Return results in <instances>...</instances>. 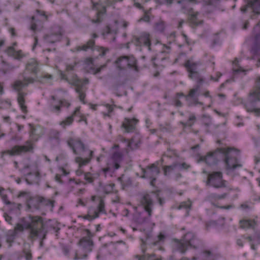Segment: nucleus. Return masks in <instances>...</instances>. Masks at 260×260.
<instances>
[{"mask_svg":"<svg viewBox=\"0 0 260 260\" xmlns=\"http://www.w3.org/2000/svg\"><path fill=\"white\" fill-rule=\"evenodd\" d=\"M159 164L160 162L157 161L148 166L146 169L142 168L143 174L141 177L150 179V184L152 186H155L156 177L159 173Z\"/></svg>","mask_w":260,"mask_h":260,"instance_id":"a211bd4d","label":"nucleus"},{"mask_svg":"<svg viewBox=\"0 0 260 260\" xmlns=\"http://www.w3.org/2000/svg\"><path fill=\"white\" fill-rule=\"evenodd\" d=\"M135 206L133 207L134 211L135 212V214L134 217V222L136 223L137 226L136 227H133V230L137 231V230H140L142 231V229L141 227V225L144 224L146 222L147 218L145 217H144L142 216V213H138V209L139 207Z\"/></svg>","mask_w":260,"mask_h":260,"instance_id":"4c0bfd02","label":"nucleus"},{"mask_svg":"<svg viewBox=\"0 0 260 260\" xmlns=\"http://www.w3.org/2000/svg\"><path fill=\"white\" fill-rule=\"evenodd\" d=\"M174 241L177 250L181 253H184L190 248H196L199 242L195 234L192 232L186 233L180 240L174 239Z\"/></svg>","mask_w":260,"mask_h":260,"instance_id":"9b49d317","label":"nucleus"},{"mask_svg":"<svg viewBox=\"0 0 260 260\" xmlns=\"http://www.w3.org/2000/svg\"><path fill=\"white\" fill-rule=\"evenodd\" d=\"M23 253L24 254V256L25 257V259L26 260H31L32 258V255L30 252V250H25L24 249L23 250Z\"/></svg>","mask_w":260,"mask_h":260,"instance_id":"052dcab7","label":"nucleus"},{"mask_svg":"<svg viewBox=\"0 0 260 260\" xmlns=\"http://www.w3.org/2000/svg\"><path fill=\"white\" fill-rule=\"evenodd\" d=\"M239 100L248 112H252L255 116H260V108H256L257 103L260 102V76L256 79L255 85L249 94L248 101L244 103L243 99Z\"/></svg>","mask_w":260,"mask_h":260,"instance_id":"6e6552de","label":"nucleus"},{"mask_svg":"<svg viewBox=\"0 0 260 260\" xmlns=\"http://www.w3.org/2000/svg\"><path fill=\"white\" fill-rule=\"evenodd\" d=\"M88 49H90L91 50H96L99 52H100V55L101 56H104L106 52L109 50L108 48H105L102 46H95V41L93 39L89 40L86 44H84L82 46H79L76 47L75 48L71 49L72 52H76L80 51H87Z\"/></svg>","mask_w":260,"mask_h":260,"instance_id":"4be33fe9","label":"nucleus"},{"mask_svg":"<svg viewBox=\"0 0 260 260\" xmlns=\"http://www.w3.org/2000/svg\"><path fill=\"white\" fill-rule=\"evenodd\" d=\"M5 220L6 221L10 224H12V217L9 216V215H5Z\"/></svg>","mask_w":260,"mask_h":260,"instance_id":"774afa93","label":"nucleus"},{"mask_svg":"<svg viewBox=\"0 0 260 260\" xmlns=\"http://www.w3.org/2000/svg\"><path fill=\"white\" fill-rule=\"evenodd\" d=\"M192 203L190 201V200H188L187 201H184L180 203L178 209H186V213L185 216H188L189 215V212L190 210V208L191 207Z\"/></svg>","mask_w":260,"mask_h":260,"instance_id":"09e8293b","label":"nucleus"},{"mask_svg":"<svg viewBox=\"0 0 260 260\" xmlns=\"http://www.w3.org/2000/svg\"><path fill=\"white\" fill-rule=\"evenodd\" d=\"M240 226L244 229L254 230L257 224L256 219H243L240 221Z\"/></svg>","mask_w":260,"mask_h":260,"instance_id":"a18cd8bd","label":"nucleus"},{"mask_svg":"<svg viewBox=\"0 0 260 260\" xmlns=\"http://www.w3.org/2000/svg\"><path fill=\"white\" fill-rule=\"evenodd\" d=\"M168 40L169 45L174 43L178 46L179 48L185 46L189 51L191 50V48L190 46L191 42L189 41L187 37L184 33L176 36V32H173L168 37Z\"/></svg>","mask_w":260,"mask_h":260,"instance_id":"6ab92c4d","label":"nucleus"},{"mask_svg":"<svg viewBox=\"0 0 260 260\" xmlns=\"http://www.w3.org/2000/svg\"><path fill=\"white\" fill-rule=\"evenodd\" d=\"M218 224V222L216 221H209L206 223V228L208 230L211 227H217Z\"/></svg>","mask_w":260,"mask_h":260,"instance_id":"bf43d9fd","label":"nucleus"},{"mask_svg":"<svg viewBox=\"0 0 260 260\" xmlns=\"http://www.w3.org/2000/svg\"><path fill=\"white\" fill-rule=\"evenodd\" d=\"M25 70L36 75L39 70L38 61L34 58L31 59L26 64Z\"/></svg>","mask_w":260,"mask_h":260,"instance_id":"de8ad7c7","label":"nucleus"},{"mask_svg":"<svg viewBox=\"0 0 260 260\" xmlns=\"http://www.w3.org/2000/svg\"><path fill=\"white\" fill-rule=\"evenodd\" d=\"M155 45L160 48L161 50L156 54V56L152 57L151 61L153 64V67L156 70H161V67H164L162 64H158V62H164L168 59V53L170 52V47L168 46L165 44H162L159 41H157Z\"/></svg>","mask_w":260,"mask_h":260,"instance_id":"4468645a","label":"nucleus"},{"mask_svg":"<svg viewBox=\"0 0 260 260\" xmlns=\"http://www.w3.org/2000/svg\"><path fill=\"white\" fill-rule=\"evenodd\" d=\"M200 64V62H192L190 59L185 60L183 65L188 73V77L190 79L197 81L198 85L191 89L187 95H185L182 92L177 93L173 100V105L177 107H181V102L179 99L183 98L189 103V105H196L200 103L198 102V96L201 94L200 85L203 82V79L200 77V75L197 71L198 67Z\"/></svg>","mask_w":260,"mask_h":260,"instance_id":"7ed1b4c3","label":"nucleus"},{"mask_svg":"<svg viewBox=\"0 0 260 260\" xmlns=\"http://www.w3.org/2000/svg\"><path fill=\"white\" fill-rule=\"evenodd\" d=\"M122 0H100L94 3L91 0L92 5V10L95 11V17L91 19L92 23L101 22L106 13V8L109 6H112L115 3L121 2Z\"/></svg>","mask_w":260,"mask_h":260,"instance_id":"1a4fd4ad","label":"nucleus"},{"mask_svg":"<svg viewBox=\"0 0 260 260\" xmlns=\"http://www.w3.org/2000/svg\"><path fill=\"white\" fill-rule=\"evenodd\" d=\"M11 105L10 100L0 101V109H8L10 108Z\"/></svg>","mask_w":260,"mask_h":260,"instance_id":"5fc2aeb1","label":"nucleus"},{"mask_svg":"<svg viewBox=\"0 0 260 260\" xmlns=\"http://www.w3.org/2000/svg\"><path fill=\"white\" fill-rule=\"evenodd\" d=\"M189 167L190 166L185 162H182L181 164L174 163L172 165L164 167V175L165 176H169L177 169L179 170H187Z\"/></svg>","mask_w":260,"mask_h":260,"instance_id":"c9c22d12","label":"nucleus"},{"mask_svg":"<svg viewBox=\"0 0 260 260\" xmlns=\"http://www.w3.org/2000/svg\"><path fill=\"white\" fill-rule=\"evenodd\" d=\"M186 55L185 52H181L180 53L177 58L175 59V63H178L180 61L182 58H186Z\"/></svg>","mask_w":260,"mask_h":260,"instance_id":"0e129e2a","label":"nucleus"},{"mask_svg":"<svg viewBox=\"0 0 260 260\" xmlns=\"http://www.w3.org/2000/svg\"><path fill=\"white\" fill-rule=\"evenodd\" d=\"M203 260H216L217 258V255H214L209 251H205L202 254Z\"/></svg>","mask_w":260,"mask_h":260,"instance_id":"8fccbe9b","label":"nucleus"},{"mask_svg":"<svg viewBox=\"0 0 260 260\" xmlns=\"http://www.w3.org/2000/svg\"><path fill=\"white\" fill-rule=\"evenodd\" d=\"M68 144L75 154H78L86 151L84 145L79 139H70L68 141Z\"/></svg>","mask_w":260,"mask_h":260,"instance_id":"7c9ffc66","label":"nucleus"},{"mask_svg":"<svg viewBox=\"0 0 260 260\" xmlns=\"http://www.w3.org/2000/svg\"><path fill=\"white\" fill-rule=\"evenodd\" d=\"M202 121L204 129L207 133H214L218 127V125L212 123L211 118L209 115H204L202 117Z\"/></svg>","mask_w":260,"mask_h":260,"instance_id":"e433bc0d","label":"nucleus"},{"mask_svg":"<svg viewBox=\"0 0 260 260\" xmlns=\"http://www.w3.org/2000/svg\"><path fill=\"white\" fill-rule=\"evenodd\" d=\"M120 139L122 142L125 143L126 144V151H127V150L129 149H134L138 148L140 144V141L138 140L135 142L134 138H132L131 140H128L122 137H120Z\"/></svg>","mask_w":260,"mask_h":260,"instance_id":"49530a36","label":"nucleus"},{"mask_svg":"<svg viewBox=\"0 0 260 260\" xmlns=\"http://www.w3.org/2000/svg\"><path fill=\"white\" fill-rule=\"evenodd\" d=\"M25 176V181L28 184H38L40 180V174L36 164L31 166H25L20 170Z\"/></svg>","mask_w":260,"mask_h":260,"instance_id":"2eb2a0df","label":"nucleus"},{"mask_svg":"<svg viewBox=\"0 0 260 260\" xmlns=\"http://www.w3.org/2000/svg\"><path fill=\"white\" fill-rule=\"evenodd\" d=\"M207 185H211L214 187L219 188L225 186V181L222 180V174L220 172H213L208 175L206 181Z\"/></svg>","mask_w":260,"mask_h":260,"instance_id":"bb28decb","label":"nucleus"},{"mask_svg":"<svg viewBox=\"0 0 260 260\" xmlns=\"http://www.w3.org/2000/svg\"><path fill=\"white\" fill-rule=\"evenodd\" d=\"M93 152L91 150L89 151V157L83 158L81 157L77 156L75 158V161L79 164V168L76 171V174L78 176L84 174L85 180L88 183H91L93 181V178L92 174L90 173H84L81 169V167L88 164L92 158Z\"/></svg>","mask_w":260,"mask_h":260,"instance_id":"aec40b11","label":"nucleus"},{"mask_svg":"<svg viewBox=\"0 0 260 260\" xmlns=\"http://www.w3.org/2000/svg\"><path fill=\"white\" fill-rule=\"evenodd\" d=\"M53 81V77L51 75L45 74L40 77H25L22 81L17 80L13 84V88L18 92L17 101L20 108L22 113L26 114L27 112V107L25 105V96L26 94L23 92L22 89L28 84L35 82L41 83L51 84Z\"/></svg>","mask_w":260,"mask_h":260,"instance_id":"20e7f679","label":"nucleus"},{"mask_svg":"<svg viewBox=\"0 0 260 260\" xmlns=\"http://www.w3.org/2000/svg\"><path fill=\"white\" fill-rule=\"evenodd\" d=\"M115 64L119 70L128 69L135 73H138L139 71L137 60L133 55L120 56L116 60Z\"/></svg>","mask_w":260,"mask_h":260,"instance_id":"ddd939ff","label":"nucleus"},{"mask_svg":"<svg viewBox=\"0 0 260 260\" xmlns=\"http://www.w3.org/2000/svg\"><path fill=\"white\" fill-rule=\"evenodd\" d=\"M242 13H250V17L252 18L255 14H260V0H250L245 6L241 8Z\"/></svg>","mask_w":260,"mask_h":260,"instance_id":"a878e982","label":"nucleus"},{"mask_svg":"<svg viewBox=\"0 0 260 260\" xmlns=\"http://www.w3.org/2000/svg\"><path fill=\"white\" fill-rule=\"evenodd\" d=\"M155 3L158 5L166 4L170 5L172 4L173 0H165L164 2L161 0H155ZM177 3L182 5V11L183 13L188 15V21L190 26L194 28L202 25L203 21L199 18L198 12L194 13L192 8L190 6L191 3H197V0H178Z\"/></svg>","mask_w":260,"mask_h":260,"instance_id":"423d86ee","label":"nucleus"},{"mask_svg":"<svg viewBox=\"0 0 260 260\" xmlns=\"http://www.w3.org/2000/svg\"><path fill=\"white\" fill-rule=\"evenodd\" d=\"M165 22L160 20L155 24L154 28L156 30L162 32L165 30Z\"/></svg>","mask_w":260,"mask_h":260,"instance_id":"603ef678","label":"nucleus"},{"mask_svg":"<svg viewBox=\"0 0 260 260\" xmlns=\"http://www.w3.org/2000/svg\"><path fill=\"white\" fill-rule=\"evenodd\" d=\"M132 43L138 47H146L148 51L151 50L150 35L147 32H142L139 37H134Z\"/></svg>","mask_w":260,"mask_h":260,"instance_id":"5701e85b","label":"nucleus"},{"mask_svg":"<svg viewBox=\"0 0 260 260\" xmlns=\"http://www.w3.org/2000/svg\"><path fill=\"white\" fill-rule=\"evenodd\" d=\"M93 244V241L90 237H83L79 242V245L85 253L92 251Z\"/></svg>","mask_w":260,"mask_h":260,"instance_id":"a19ab883","label":"nucleus"},{"mask_svg":"<svg viewBox=\"0 0 260 260\" xmlns=\"http://www.w3.org/2000/svg\"><path fill=\"white\" fill-rule=\"evenodd\" d=\"M6 192L7 191L4 188L0 187V197L3 202L6 205H10L11 212L12 213L17 215H20L22 208V205L20 203L11 202L8 199Z\"/></svg>","mask_w":260,"mask_h":260,"instance_id":"393cba45","label":"nucleus"},{"mask_svg":"<svg viewBox=\"0 0 260 260\" xmlns=\"http://www.w3.org/2000/svg\"><path fill=\"white\" fill-rule=\"evenodd\" d=\"M58 73L61 80L66 81L70 84L75 86V90L76 92L79 94V98L80 102L82 104H85V86L89 83L88 79L86 78L82 79H79L75 74H72V76H68L61 70L58 71Z\"/></svg>","mask_w":260,"mask_h":260,"instance_id":"0eeeda50","label":"nucleus"},{"mask_svg":"<svg viewBox=\"0 0 260 260\" xmlns=\"http://www.w3.org/2000/svg\"><path fill=\"white\" fill-rule=\"evenodd\" d=\"M62 36V29L61 27H58L57 31L55 33H52L50 35H45L44 37V41L48 43H54L57 41H60Z\"/></svg>","mask_w":260,"mask_h":260,"instance_id":"79ce46f5","label":"nucleus"},{"mask_svg":"<svg viewBox=\"0 0 260 260\" xmlns=\"http://www.w3.org/2000/svg\"><path fill=\"white\" fill-rule=\"evenodd\" d=\"M166 236L162 233H160L157 236L156 240L153 243L154 245H157L159 243H163L166 239Z\"/></svg>","mask_w":260,"mask_h":260,"instance_id":"864d4df0","label":"nucleus"},{"mask_svg":"<svg viewBox=\"0 0 260 260\" xmlns=\"http://www.w3.org/2000/svg\"><path fill=\"white\" fill-rule=\"evenodd\" d=\"M149 11H145L143 16L139 20V21H143L145 22H149L150 21Z\"/></svg>","mask_w":260,"mask_h":260,"instance_id":"680f3d73","label":"nucleus"},{"mask_svg":"<svg viewBox=\"0 0 260 260\" xmlns=\"http://www.w3.org/2000/svg\"><path fill=\"white\" fill-rule=\"evenodd\" d=\"M51 98L49 109L53 112L58 113L61 108H68L70 106V103L66 100L57 99L54 95H52Z\"/></svg>","mask_w":260,"mask_h":260,"instance_id":"cd10ccee","label":"nucleus"},{"mask_svg":"<svg viewBox=\"0 0 260 260\" xmlns=\"http://www.w3.org/2000/svg\"><path fill=\"white\" fill-rule=\"evenodd\" d=\"M25 230H29L28 238L32 240L37 238L44 239L46 235L45 224L43 219L40 216L29 215L19 219V222L16 224L14 231H9L6 241L12 245L18 232H22Z\"/></svg>","mask_w":260,"mask_h":260,"instance_id":"f03ea898","label":"nucleus"},{"mask_svg":"<svg viewBox=\"0 0 260 260\" xmlns=\"http://www.w3.org/2000/svg\"><path fill=\"white\" fill-rule=\"evenodd\" d=\"M141 205L144 210L147 213L148 216H150L152 213L153 202L149 195L145 194L143 197L141 201Z\"/></svg>","mask_w":260,"mask_h":260,"instance_id":"ea45409f","label":"nucleus"},{"mask_svg":"<svg viewBox=\"0 0 260 260\" xmlns=\"http://www.w3.org/2000/svg\"><path fill=\"white\" fill-rule=\"evenodd\" d=\"M18 198L24 199L25 204L29 209L31 208L32 206L35 205L34 202L36 199L41 204L45 205L47 206H50L51 208L54 207V201L53 200L46 199L43 197H40L36 198L33 197L29 191H20L18 194Z\"/></svg>","mask_w":260,"mask_h":260,"instance_id":"f8f14e48","label":"nucleus"},{"mask_svg":"<svg viewBox=\"0 0 260 260\" xmlns=\"http://www.w3.org/2000/svg\"><path fill=\"white\" fill-rule=\"evenodd\" d=\"M221 75H221V74L220 72H218V73H216L215 77H214L212 76H211L210 79L212 81H217L218 80V79L220 78Z\"/></svg>","mask_w":260,"mask_h":260,"instance_id":"69168bd1","label":"nucleus"},{"mask_svg":"<svg viewBox=\"0 0 260 260\" xmlns=\"http://www.w3.org/2000/svg\"><path fill=\"white\" fill-rule=\"evenodd\" d=\"M138 122L139 120L135 118H125L122 126L125 132L127 133L133 132L136 129Z\"/></svg>","mask_w":260,"mask_h":260,"instance_id":"58836bf2","label":"nucleus"},{"mask_svg":"<svg viewBox=\"0 0 260 260\" xmlns=\"http://www.w3.org/2000/svg\"><path fill=\"white\" fill-rule=\"evenodd\" d=\"M133 181L132 178L128 177L125 174H123L117 179V182L123 190H126L128 187L134 185Z\"/></svg>","mask_w":260,"mask_h":260,"instance_id":"c03bdc74","label":"nucleus"},{"mask_svg":"<svg viewBox=\"0 0 260 260\" xmlns=\"http://www.w3.org/2000/svg\"><path fill=\"white\" fill-rule=\"evenodd\" d=\"M226 196L225 194L218 195L215 193H211L207 198V200L211 202V204L215 207L221 208L228 209L232 207V206H220L219 203V201L221 199H224Z\"/></svg>","mask_w":260,"mask_h":260,"instance_id":"f704fd0d","label":"nucleus"},{"mask_svg":"<svg viewBox=\"0 0 260 260\" xmlns=\"http://www.w3.org/2000/svg\"><path fill=\"white\" fill-rule=\"evenodd\" d=\"M87 257V254L84 253L83 255L80 256L78 255V253H76L75 256V259H85Z\"/></svg>","mask_w":260,"mask_h":260,"instance_id":"338daca9","label":"nucleus"},{"mask_svg":"<svg viewBox=\"0 0 260 260\" xmlns=\"http://www.w3.org/2000/svg\"><path fill=\"white\" fill-rule=\"evenodd\" d=\"M127 25L128 23L123 20H115L113 28L108 25L104 29L102 33L103 38L110 42L115 41L119 26H122L123 27L126 28Z\"/></svg>","mask_w":260,"mask_h":260,"instance_id":"f3484780","label":"nucleus"},{"mask_svg":"<svg viewBox=\"0 0 260 260\" xmlns=\"http://www.w3.org/2000/svg\"><path fill=\"white\" fill-rule=\"evenodd\" d=\"M141 248L144 253L142 255H136L135 258L138 260H162L161 256H157L154 254H145L146 250V241L141 238Z\"/></svg>","mask_w":260,"mask_h":260,"instance_id":"2f4dec72","label":"nucleus"},{"mask_svg":"<svg viewBox=\"0 0 260 260\" xmlns=\"http://www.w3.org/2000/svg\"><path fill=\"white\" fill-rule=\"evenodd\" d=\"M207 6L215 7L219 4V0H203Z\"/></svg>","mask_w":260,"mask_h":260,"instance_id":"6e6d98bb","label":"nucleus"},{"mask_svg":"<svg viewBox=\"0 0 260 260\" xmlns=\"http://www.w3.org/2000/svg\"><path fill=\"white\" fill-rule=\"evenodd\" d=\"M29 126L30 140L27 141L25 145H15L10 149L3 151L2 152V157L7 154L10 156L19 155L32 151L34 144L31 141H37L45 133V129L40 125L35 126L32 124H29Z\"/></svg>","mask_w":260,"mask_h":260,"instance_id":"39448f33","label":"nucleus"},{"mask_svg":"<svg viewBox=\"0 0 260 260\" xmlns=\"http://www.w3.org/2000/svg\"><path fill=\"white\" fill-rule=\"evenodd\" d=\"M84 69L86 72L96 74L99 73L103 68L106 67V65L101 66L100 67L96 68L94 64V59L92 57H87L84 60Z\"/></svg>","mask_w":260,"mask_h":260,"instance_id":"c756f323","label":"nucleus"},{"mask_svg":"<svg viewBox=\"0 0 260 260\" xmlns=\"http://www.w3.org/2000/svg\"><path fill=\"white\" fill-rule=\"evenodd\" d=\"M240 60L238 58H235L232 62L233 66V75L234 77L238 75H245L247 74V72L251 69L245 70L240 66ZM235 81L234 78L227 80L225 82L223 83L220 85V88H223L225 87L227 84L232 83Z\"/></svg>","mask_w":260,"mask_h":260,"instance_id":"b1692460","label":"nucleus"},{"mask_svg":"<svg viewBox=\"0 0 260 260\" xmlns=\"http://www.w3.org/2000/svg\"><path fill=\"white\" fill-rule=\"evenodd\" d=\"M69 174L70 169L69 166L67 164H66L64 166L57 168L55 176V180L58 183H63L64 181L62 178L66 177Z\"/></svg>","mask_w":260,"mask_h":260,"instance_id":"72a5a7b5","label":"nucleus"},{"mask_svg":"<svg viewBox=\"0 0 260 260\" xmlns=\"http://www.w3.org/2000/svg\"><path fill=\"white\" fill-rule=\"evenodd\" d=\"M78 117L79 118L77 120L79 122L84 121L87 124V121L85 116L82 114L80 112V107H77L76 108L73 114L68 117L65 120L61 121L59 124L63 127H65L67 125H69L73 121L74 118Z\"/></svg>","mask_w":260,"mask_h":260,"instance_id":"c85d7f7f","label":"nucleus"},{"mask_svg":"<svg viewBox=\"0 0 260 260\" xmlns=\"http://www.w3.org/2000/svg\"><path fill=\"white\" fill-rule=\"evenodd\" d=\"M78 64V62L75 61L73 64H69L66 66V71L70 72L74 70L76 66Z\"/></svg>","mask_w":260,"mask_h":260,"instance_id":"13d9d810","label":"nucleus"},{"mask_svg":"<svg viewBox=\"0 0 260 260\" xmlns=\"http://www.w3.org/2000/svg\"><path fill=\"white\" fill-rule=\"evenodd\" d=\"M16 46L17 43L14 42L11 46L7 48V49L6 50V52L9 56L13 57L15 59H20L25 56V54L22 52L21 50H15V47Z\"/></svg>","mask_w":260,"mask_h":260,"instance_id":"37998d69","label":"nucleus"},{"mask_svg":"<svg viewBox=\"0 0 260 260\" xmlns=\"http://www.w3.org/2000/svg\"><path fill=\"white\" fill-rule=\"evenodd\" d=\"M105 106L106 107V109L108 111V113H104V116H110V114L113 111V108L115 106L114 105H113V104L110 105L109 104H106L105 105Z\"/></svg>","mask_w":260,"mask_h":260,"instance_id":"4d7b16f0","label":"nucleus"},{"mask_svg":"<svg viewBox=\"0 0 260 260\" xmlns=\"http://www.w3.org/2000/svg\"><path fill=\"white\" fill-rule=\"evenodd\" d=\"M253 238L254 237H253L252 236H243L244 239H247V240H248V241H249L250 242L251 248L253 250H255L256 249V248H255V244L253 242Z\"/></svg>","mask_w":260,"mask_h":260,"instance_id":"e2e57ef3","label":"nucleus"},{"mask_svg":"<svg viewBox=\"0 0 260 260\" xmlns=\"http://www.w3.org/2000/svg\"><path fill=\"white\" fill-rule=\"evenodd\" d=\"M91 200L94 202H98V205L96 209H89L86 219L91 220L98 217L100 214H106L105 202L101 197L92 196Z\"/></svg>","mask_w":260,"mask_h":260,"instance_id":"dca6fc26","label":"nucleus"},{"mask_svg":"<svg viewBox=\"0 0 260 260\" xmlns=\"http://www.w3.org/2000/svg\"><path fill=\"white\" fill-rule=\"evenodd\" d=\"M118 148L119 146L117 144H115L112 147L113 149L116 151L112 154L109 159L107 167L103 169L106 177L108 175L112 176L114 171L120 167V164L123 158V154L122 152L118 151Z\"/></svg>","mask_w":260,"mask_h":260,"instance_id":"9d476101","label":"nucleus"},{"mask_svg":"<svg viewBox=\"0 0 260 260\" xmlns=\"http://www.w3.org/2000/svg\"><path fill=\"white\" fill-rule=\"evenodd\" d=\"M195 120H196L195 116L191 115L189 117V119L187 122H184L181 121L180 123L182 125L183 128L184 129H186L187 127H188L189 128H190L191 126L193 124Z\"/></svg>","mask_w":260,"mask_h":260,"instance_id":"3c124183","label":"nucleus"},{"mask_svg":"<svg viewBox=\"0 0 260 260\" xmlns=\"http://www.w3.org/2000/svg\"><path fill=\"white\" fill-rule=\"evenodd\" d=\"M100 189L104 193L106 194L114 193L115 199H112V201L113 203H118L120 201V198L117 193L118 191L116 189L114 183H109L104 185L100 184Z\"/></svg>","mask_w":260,"mask_h":260,"instance_id":"473e14b6","label":"nucleus"},{"mask_svg":"<svg viewBox=\"0 0 260 260\" xmlns=\"http://www.w3.org/2000/svg\"><path fill=\"white\" fill-rule=\"evenodd\" d=\"M220 160L223 161L228 175H233V171L242 166L240 161V152L233 147L217 148L205 156L199 155L197 159L198 162H204L209 166L217 165Z\"/></svg>","mask_w":260,"mask_h":260,"instance_id":"f257e3e1","label":"nucleus"},{"mask_svg":"<svg viewBox=\"0 0 260 260\" xmlns=\"http://www.w3.org/2000/svg\"><path fill=\"white\" fill-rule=\"evenodd\" d=\"M36 12V16L31 17V24L30 28L35 32L37 30H42L43 21H47L48 19V16L46 15L44 11L37 10Z\"/></svg>","mask_w":260,"mask_h":260,"instance_id":"412c9836","label":"nucleus"}]
</instances>
